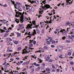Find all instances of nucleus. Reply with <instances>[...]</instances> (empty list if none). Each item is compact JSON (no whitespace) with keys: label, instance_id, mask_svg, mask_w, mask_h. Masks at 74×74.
I'll return each instance as SVG.
<instances>
[{"label":"nucleus","instance_id":"1","mask_svg":"<svg viewBox=\"0 0 74 74\" xmlns=\"http://www.w3.org/2000/svg\"><path fill=\"white\" fill-rule=\"evenodd\" d=\"M33 24L34 26H36V21H33L32 22V23L30 25V24H28V25H27V27H26V29H29L30 28V29H32V26H33Z\"/></svg>","mask_w":74,"mask_h":74},{"label":"nucleus","instance_id":"2","mask_svg":"<svg viewBox=\"0 0 74 74\" xmlns=\"http://www.w3.org/2000/svg\"><path fill=\"white\" fill-rule=\"evenodd\" d=\"M15 11L16 12V15H15V17H19L20 16V15H22V13L21 12H19L16 10V9L15 10Z\"/></svg>","mask_w":74,"mask_h":74},{"label":"nucleus","instance_id":"3","mask_svg":"<svg viewBox=\"0 0 74 74\" xmlns=\"http://www.w3.org/2000/svg\"><path fill=\"white\" fill-rule=\"evenodd\" d=\"M21 15V19L20 20V21L21 22V23H23V18H23V16H24L23 14H22H22L21 15Z\"/></svg>","mask_w":74,"mask_h":74},{"label":"nucleus","instance_id":"4","mask_svg":"<svg viewBox=\"0 0 74 74\" xmlns=\"http://www.w3.org/2000/svg\"><path fill=\"white\" fill-rule=\"evenodd\" d=\"M57 48L58 49L60 50V51H62V50L63 49V47H62L60 46H58L57 47Z\"/></svg>","mask_w":74,"mask_h":74},{"label":"nucleus","instance_id":"5","mask_svg":"<svg viewBox=\"0 0 74 74\" xmlns=\"http://www.w3.org/2000/svg\"><path fill=\"white\" fill-rule=\"evenodd\" d=\"M15 1H13L12 0H11V2L10 3H9V4H10V5H12V4H15Z\"/></svg>","mask_w":74,"mask_h":74},{"label":"nucleus","instance_id":"6","mask_svg":"<svg viewBox=\"0 0 74 74\" xmlns=\"http://www.w3.org/2000/svg\"><path fill=\"white\" fill-rule=\"evenodd\" d=\"M44 22H45V23H48V24H49V23H52V19H51H51L50 21H47L46 22L44 21Z\"/></svg>","mask_w":74,"mask_h":74},{"label":"nucleus","instance_id":"7","mask_svg":"<svg viewBox=\"0 0 74 74\" xmlns=\"http://www.w3.org/2000/svg\"><path fill=\"white\" fill-rule=\"evenodd\" d=\"M45 7L46 8L48 9V8H51V6H50V5H49L46 4L45 5Z\"/></svg>","mask_w":74,"mask_h":74},{"label":"nucleus","instance_id":"8","mask_svg":"<svg viewBox=\"0 0 74 74\" xmlns=\"http://www.w3.org/2000/svg\"><path fill=\"white\" fill-rule=\"evenodd\" d=\"M14 6L16 9H18L19 8H20V7L18 5H16V4H15L14 3Z\"/></svg>","mask_w":74,"mask_h":74},{"label":"nucleus","instance_id":"9","mask_svg":"<svg viewBox=\"0 0 74 74\" xmlns=\"http://www.w3.org/2000/svg\"><path fill=\"white\" fill-rule=\"evenodd\" d=\"M27 51H26V49L25 48L24 49V50L23 51L22 53H23V54H25V53H26V54H27Z\"/></svg>","mask_w":74,"mask_h":74},{"label":"nucleus","instance_id":"10","mask_svg":"<svg viewBox=\"0 0 74 74\" xmlns=\"http://www.w3.org/2000/svg\"><path fill=\"white\" fill-rule=\"evenodd\" d=\"M60 32H62V33H66V32L65 31V29H62Z\"/></svg>","mask_w":74,"mask_h":74},{"label":"nucleus","instance_id":"11","mask_svg":"<svg viewBox=\"0 0 74 74\" xmlns=\"http://www.w3.org/2000/svg\"><path fill=\"white\" fill-rule=\"evenodd\" d=\"M34 33H33V36H34L35 35V34H37L36 33V30L35 29H34Z\"/></svg>","mask_w":74,"mask_h":74},{"label":"nucleus","instance_id":"12","mask_svg":"<svg viewBox=\"0 0 74 74\" xmlns=\"http://www.w3.org/2000/svg\"><path fill=\"white\" fill-rule=\"evenodd\" d=\"M5 32L4 29H0V33H3Z\"/></svg>","mask_w":74,"mask_h":74},{"label":"nucleus","instance_id":"13","mask_svg":"<svg viewBox=\"0 0 74 74\" xmlns=\"http://www.w3.org/2000/svg\"><path fill=\"white\" fill-rule=\"evenodd\" d=\"M15 20H16L15 21L17 23H19V19H17L16 18H15Z\"/></svg>","mask_w":74,"mask_h":74},{"label":"nucleus","instance_id":"14","mask_svg":"<svg viewBox=\"0 0 74 74\" xmlns=\"http://www.w3.org/2000/svg\"><path fill=\"white\" fill-rule=\"evenodd\" d=\"M32 7L31 8V11H32V12H33L34 11V8L32 7Z\"/></svg>","mask_w":74,"mask_h":74},{"label":"nucleus","instance_id":"15","mask_svg":"<svg viewBox=\"0 0 74 74\" xmlns=\"http://www.w3.org/2000/svg\"><path fill=\"white\" fill-rule=\"evenodd\" d=\"M68 37L69 38H70V39H71L72 40H73V38H72V37H71V36H70V35H69Z\"/></svg>","mask_w":74,"mask_h":74},{"label":"nucleus","instance_id":"16","mask_svg":"<svg viewBox=\"0 0 74 74\" xmlns=\"http://www.w3.org/2000/svg\"><path fill=\"white\" fill-rule=\"evenodd\" d=\"M33 46V44L32 43H30L29 45V47H30V48H32V47Z\"/></svg>","mask_w":74,"mask_h":74},{"label":"nucleus","instance_id":"17","mask_svg":"<svg viewBox=\"0 0 74 74\" xmlns=\"http://www.w3.org/2000/svg\"><path fill=\"white\" fill-rule=\"evenodd\" d=\"M7 45H9L11 44V42L10 41H7Z\"/></svg>","mask_w":74,"mask_h":74},{"label":"nucleus","instance_id":"18","mask_svg":"<svg viewBox=\"0 0 74 74\" xmlns=\"http://www.w3.org/2000/svg\"><path fill=\"white\" fill-rule=\"evenodd\" d=\"M45 70L47 71H50V69H48V68H46Z\"/></svg>","mask_w":74,"mask_h":74},{"label":"nucleus","instance_id":"19","mask_svg":"<svg viewBox=\"0 0 74 74\" xmlns=\"http://www.w3.org/2000/svg\"><path fill=\"white\" fill-rule=\"evenodd\" d=\"M2 23H7V21L5 20H3Z\"/></svg>","mask_w":74,"mask_h":74},{"label":"nucleus","instance_id":"20","mask_svg":"<svg viewBox=\"0 0 74 74\" xmlns=\"http://www.w3.org/2000/svg\"><path fill=\"white\" fill-rule=\"evenodd\" d=\"M66 25L67 26V25H70V22H67L66 23Z\"/></svg>","mask_w":74,"mask_h":74},{"label":"nucleus","instance_id":"21","mask_svg":"<svg viewBox=\"0 0 74 74\" xmlns=\"http://www.w3.org/2000/svg\"><path fill=\"white\" fill-rule=\"evenodd\" d=\"M16 53H17V52H15V53L12 54L11 55V56L12 57V56H14V55H15V54H16Z\"/></svg>","mask_w":74,"mask_h":74},{"label":"nucleus","instance_id":"22","mask_svg":"<svg viewBox=\"0 0 74 74\" xmlns=\"http://www.w3.org/2000/svg\"><path fill=\"white\" fill-rule=\"evenodd\" d=\"M8 34H8V33H7L6 34H5L4 37H7V36H8Z\"/></svg>","mask_w":74,"mask_h":74},{"label":"nucleus","instance_id":"23","mask_svg":"<svg viewBox=\"0 0 74 74\" xmlns=\"http://www.w3.org/2000/svg\"><path fill=\"white\" fill-rule=\"evenodd\" d=\"M24 27H19L18 28V29H24Z\"/></svg>","mask_w":74,"mask_h":74},{"label":"nucleus","instance_id":"24","mask_svg":"<svg viewBox=\"0 0 74 74\" xmlns=\"http://www.w3.org/2000/svg\"><path fill=\"white\" fill-rule=\"evenodd\" d=\"M42 23L41 22L40 23V24L42 26H43V25H44V22H42Z\"/></svg>","mask_w":74,"mask_h":74},{"label":"nucleus","instance_id":"25","mask_svg":"<svg viewBox=\"0 0 74 74\" xmlns=\"http://www.w3.org/2000/svg\"><path fill=\"white\" fill-rule=\"evenodd\" d=\"M17 34L18 37H20V36H21V34L18 32L17 33Z\"/></svg>","mask_w":74,"mask_h":74},{"label":"nucleus","instance_id":"26","mask_svg":"<svg viewBox=\"0 0 74 74\" xmlns=\"http://www.w3.org/2000/svg\"><path fill=\"white\" fill-rule=\"evenodd\" d=\"M49 59H50V58L49 57H48L46 58V60L47 61H48L49 60Z\"/></svg>","mask_w":74,"mask_h":74},{"label":"nucleus","instance_id":"27","mask_svg":"<svg viewBox=\"0 0 74 74\" xmlns=\"http://www.w3.org/2000/svg\"><path fill=\"white\" fill-rule=\"evenodd\" d=\"M18 10L19 11H22V9L20 7L18 9Z\"/></svg>","mask_w":74,"mask_h":74},{"label":"nucleus","instance_id":"28","mask_svg":"<svg viewBox=\"0 0 74 74\" xmlns=\"http://www.w3.org/2000/svg\"><path fill=\"white\" fill-rule=\"evenodd\" d=\"M66 42H67V43H69L70 42H71V41H70L69 40H66Z\"/></svg>","mask_w":74,"mask_h":74},{"label":"nucleus","instance_id":"29","mask_svg":"<svg viewBox=\"0 0 74 74\" xmlns=\"http://www.w3.org/2000/svg\"><path fill=\"white\" fill-rule=\"evenodd\" d=\"M42 7V8L43 9H44V10H46V9L44 7V6H41V7Z\"/></svg>","mask_w":74,"mask_h":74},{"label":"nucleus","instance_id":"30","mask_svg":"<svg viewBox=\"0 0 74 74\" xmlns=\"http://www.w3.org/2000/svg\"><path fill=\"white\" fill-rule=\"evenodd\" d=\"M45 1H46V0H44V1H42V3H44V4H45V3H46V2L45 3Z\"/></svg>","mask_w":74,"mask_h":74},{"label":"nucleus","instance_id":"31","mask_svg":"<svg viewBox=\"0 0 74 74\" xmlns=\"http://www.w3.org/2000/svg\"><path fill=\"white\" fill-rule=\"evenodd\" d=\"M67 34L66 32H63L62 33V35H66V34Z\"/></svg>","mask_w":74,"mask_h":74},{"label":"nucleus","instance_id":"32","mask_svg":"<svg viewBox=\"0 0 74 74\" xmlns=\"http://www.w3.org/2000/svg\"><path fill=\"white\" fill-rule=\"evenodd\" d=\"M8 55H9L8 53L5 54H4V56L5 57V56H8Z\"/></svg>","mask_w":74,"mask_h":74},{"label":"nucleus","instance_id":"33","mask_svg":"<svg viewBox=\"0 0 74 74\" xmlns=\"http://www.w3.org/2000/svg\"><path fill=\"white\" fill-rule=\"evenodd\" d=\"M70 64H71V65H73V64H74V62L71 61L70 62Z\"/></svg>","mask_w":74,"mask_h":74},{"label":"nucleus","instance_id":"34","mask_svg":"<svg viewBox=\"0 0 74 74\" xmlns=\"http://www.w3.org/2000/svg\"><path fill=\"white\" fill-rule=\"evenodd\" d=\"M14 43L15 44H18V42L16 41L14 42Z\"/></svg>","mask_w":74,"mask_h":74},{"label":"nucleus","instance_id":"35","mask_svg":"<svg viewBox=\"0 0 74 74\" xmlns=\"http://www.w3.org/2000/svg\"><path fill=\"white\" fill-rule=\"evenodd\" d=\"M51 66H52V67L53 69H55V66H54V65H53V64H52Z\"/></svg>","mask_w":74,"mask_h":74},{"label":"nucleus","instance_id":"36","mask_svg":"<svg viewBox=\"0 0 74 74\" xmlns=\"http://www.w3.org/2000/svg\"><path fill=\"white\" fill-rule=\"evenodd\" d=\"M33 40H29V42H29V43H32V42H33Z\"/></svg>","mask_w":74,"mask_h":74},{"label":"nucleus","instance_id":"37","mask_svg":"<svg viewBox=\"0 0 74 74\" xmlns=\"http://www.w3.org/2000/svg\"><path fill=\"white\" fill-rule=\"evenodd\" d=\"M46 42L47 44H51V42L49 41H47Z\"/></svg>","mask_w":74,"mask_h":74},{"label":"nucleus","instance_id":"38","mask_svg":"<svg viewBox=\"0 0 74 74\" xmlns=\"http://www.w3.org/2000/svg\"><path fill=\"white\" fill-rule=\"evenodd\" d=\"M44 48H45V49H48V47H47L46 46H45L44 47Z\"/></svg>","mask_w":74,"mask_h":74},{"label":"nucleus","instance_id":"39","mask_svg":"<svg viewBox=\"0 0 74 74\" xmlns=\"http://www.w3.org/2000/svg\"><path fill=\"white\" fill-rule=\"evenodd\" d=\"M39 70V69H38V68H36L35 69V71H38Z\"/></svg>","mask_w":74,"mask_h":74},{"label":"nucleus","instance_id":"40","mask_svg":"<svg viewBox=\"0 0 74 74\" xmlns=\"http://www.w3.org/2000/svg\"><path fill=\"white\" fill-rule=\"evenodd\" d=\"M14 74H18V71H16Z\"/></svg>","mask_w":74,"mask_h":74},{"label":"nucleus","instance_id":"41","mask_svg":"<svg viewBox=\"0 0 74 74\" xmlns=\"http://www.w3.org/2000/svg\"><path fill=\"white\" fill-rule=\"evenodd\" d=\"M48 15H49L50 16H51V15H53V14H52V13H51V14H50V13H49L48 14Z\"/></svg>","mask_w":74,"mask_h":74},{"label":"nucleus","instance_id":"42","mask_svg":"<svg viewBox=\"0 0 74 74\" xmlns=\"http://www.w3.org/2000/svg\"><path fill=\"white\" fill-rule=\"evenodd\" d=\"M56 42L54 40L52 42H51V44H53V43H55V42Z\"/></svg>","mask_w":74,"mask_h":74},{"label":"nucleus","instance_id":"43","mask_svg":"<svg viewBox=\"0 0 74 74\" xmlns=\"http://www.w3.org/2000/svg\"><path fill=\"white\" fill-rule=\"evenodd\" d=\"M33 44H36V42L35 40L34 41Z\"/></svg>","mask_w":74,"mask_h":74},{"label":"nucleus","instance_id":"44","mask_svg":"<svg viewBox=\"0 0 74 74\" xmlns=\"http://www.w3.org/2000/svg\"><path fill=\"white\" fill-rule=\"evenodd\" d=\"M65 39H66V37L65 36H64L62 38V39H63V40H65Z\"/></svg>","mask_w":74,"mask_h":74},{"label":"nucleus","instance_id":"45","mask_svg":"<svg viewBox=\"0 0 74 74\" xmlns=\"http://www.w3.org/2000/svg\"><path fill=\"white\" fill-rule=\"evenodd\" d=\"M10 38H7V41H8L10 40Z\"/></svg>","mask_w":74,"mask_h":74},{"label":"nucleus","instance_id":"46","mask_svg":"<svg viewBox=\"0 0 74 74\" xmlns=\"http://www.w3.org/2000/svg\"><path fill=\"white\" fill-rule=\"evenodd\" d=\"M7 2L9 3H11V1H10V0H8L7 1Z\"/></svg>","mask_w":74,"mask_h":74},{"label":"nucleus","instance_id":"47","mask_svg":"<svg viewBox=\"0 0 74 74\" xmlns=\"http://www.w3.org/2000/svg\"><path fill=\"white\" fill-rule=\"evenodd\" d=\"M39 12L40 13V14H42V11H41V10L39 11Z\"/></svg>","mask_w":74,"mask_h":74},{"label":"nucleus","instance_id":"48","mask_svg":"<svg viewBox=\"0 0 74 74\" xmlns=\"http://www.w3.org/2000/svg\"><path fill=\"white\" fill-rule=\"evenodd\" d=\"M25 6L26 7H31V5H25Z\"/></svg>","mask_w":74,"mask_h":74},{"label":"nucleus","instance_id":"49","mask_svg":"<svg viewBox=\"0 0 74 74\" xmlns=\"http://www.w3.org/2000/svg\"><path fill=\"white\" fill-rule=\"evenodd\" d=\"M40 66V65L38 64H36V66H38H38Z\"/></svg>","mask_w":74,"mask_h":74},{"label":"nucleus","instance_id":"50","mask_svg":"<svg viewBox=\"0 0 74 74\" xmlns=\"http://www.w3.org/2000/svg\"><path fill=\"white\" fill-rule=\"evenodd\" d=\"M51 47L52 48H54L55 47V46H54V45H51Z\"/></svg>","mask_w":74,"mask_h":74},{"label":"nucleus","instance_id":"51","mask_svg":"<svg viewBox=\"0 0 74 74\" xmlns=\"http://www.w3.org/2000/svg\"><path fill=\"white\" fill-rule=\"evenodd\" d=\"M51 42H52V41H53V40L52 39H50L49 40Z\"/></svg>","mask_w":74,"mask_h":74},{"label":"nucleus","instance_id":"52","mask_svg":"<svg viewBox=\"0 0 74 74\" xmlns=\"http://www.w3.org/2000/svg\"><path fill=\"white\" fill-rule=\"evenodd\" d=\"M7 67L5 66L4 70H7Z\"/></svg>","mask_w":74,"mask_h":74},{"label":"nucleus","instance_id":"53","mask_svg":"<svg viewBox=\"0 0 74 74\" xmlns=\"http://www.w3.org/2000/svg\"><path fill=\"white\" fill-rule=\"evenodd\" d=\"M62 56H63V55H60L59 57V58H62Z\"/></svg>","mask_w":74,"mask_h":74},{"label":"nucleus","instance_id":"54","mask_svg":"<svg viewBox=\"0 0 74 74\" xmlns=\"http://www.w3.org/2000/svg\"><path fill=\"white\" fill-rule=\"evenodd\" d=\"M36 30L37 31V32H40V31H39V29L38 28H37L36 29Z\"/></svg>","mask_w":74,"mask_h":74},{"label":"nucleus","instance_id":"55","mask_svg":"<svg viewBox=\"0 0 74 74\" xmlns=\"http://www.w3.org/2000/svg\"><path fill=\"white\" fill-rule=\"evenodd\" d=\"M32 72H34V69L33 68V69H32Z\"/></svg>","mask_w":74,"mask_h":74},{"label":"nucleus","instance_id":"56","mask_svg":"<svg viewBox=\"0 0 74 74\" xmlns=\"http://www.w3.org/2000/svg\"><path fill=\"white\" fill-rule=\"evenodd\" d=\"M20 64V62H18L16 64H18V65H19Z\"/></svg>","mask_w":74,"mask_h":74},{"label":"nucleus","instance_id":"57","mask_svg":"<svg viewBox=\"0 0 74 74\" xmlns=\"http://www.w3.org/2000/svg\"><path fill=\"white\" fill-rule=\"evenodd\" d=\"M33 64L35 66H36V65L37 64V63H36V62H34L33 63Z\"/></svg>","mask_w":74,"mask_h":74},{"label":"nucleus","instance_id":"58","mask_svg":"<svg viewBox=\"0 0 74 74\" xmlns=\"http://www.w3.org/2000/svg\"><path fill=\"white\" fill-rule=\"evenodd\" d=\"M66 0L67 1V3L66 2V3H67V4H69V0Z\"/></svg>","mask_w":74,"mask_h":74},{"label":"nucleus","instance_id":"59","mask_svg":"<svg viewBox=\"0 0 74 74\" xmlns=\"http://www.w3.org/2000/svg\"><path fill=\"white\" fill-rule=\"evenodd\" d=\"M68 55L70 56V55H71V53L70 52H69L68 53Z\"/></svg>","mask_w":74,"mask_h":74},{"label":"nucleus","instance_id":"60","mask_svg":"<svg viewBox=\"0 0 74 74\" xmlns=\"http://www.w3.org/2000/svg\"><path fill=\"white\" fill-rule=\"evenodd\" d=\"M20 59V58H19L17 57L16 58V60H19Z\"/></svg>","mask_w":74,"mask_h":74},{"label":"nucleus","instance_id":"61","mask_svg":"<svg viewBox=\"0 0 74 74\" xmlns=\"http://www.w3.org/2000/svg\"><path fill=\"white\" fill-rule=\"evenodd\" d=\"M3 47V45H0V48H1Z\"/></svg>","mask_w":74,"mask_h":74},{"label":"nucleus","instance_id":"62","mask_svg":"<svg viewBox=\"0 0 74 74\" xmlns=\"http://www.w3.org/2000/svg\"><path fill=\"white\" fill-rule=\"evenodd\" d=\"M44 30H44V29L42 30V33H44Z\"/></svg>","mask_w":74,"mask_h":74},{"label":"nucleus","instance_id":"63","mask_svg":"<svg viewBox=\"0 0 74 74\" xmlns=\"http://www.w3.org/2000/svg\"><path fill=\"white\" fill-rule=\"evenodd\" d=\"M21 49H22V48L20 47H18V50H21Z\"/></svg>","mask_w":74,"mask_h":74},{"label":"nucleus","instance_id":"64","mask_svg":"<svg viewBox=\"0 0 74 74\" xmlns=\"http://www.w3.org/2000/svg\"><path fill=\"white\" fill-rule=\"evenodd\" d=\"M52 61H53V60H49V62H52Z\"/></svg>","mask_w":74,"mask_h":74}]
</instances>
